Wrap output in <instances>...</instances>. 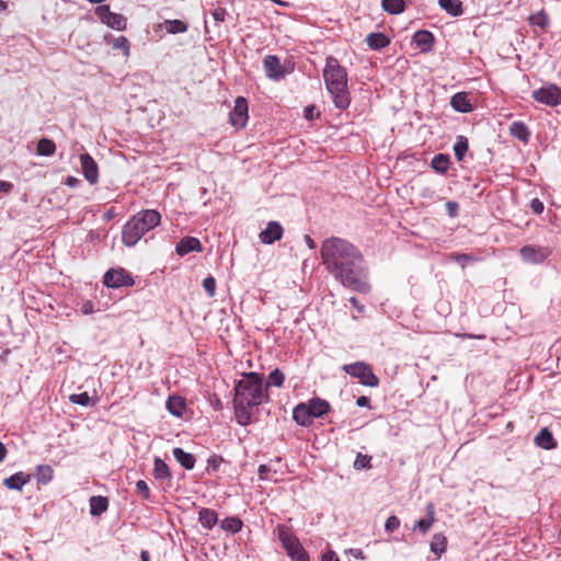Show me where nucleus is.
<instances>
[{"label": "nucleus", "mask_w": 561, "mask_h": 561, "mask_svg": "<svg viewBox=\"0 0 561 561\" xmlns=\"http://www.w3.org/2000/svg\"><path fill=\"white\" fill-rule=\"evenodd\" d=\"M320 254L328 272L344 287L362 294L370 290L364 256L352 242L340 237L327 238Z\"/></svg>", "instance_id": "f257e3e1"}, {"label": "nucleus", "mask_w": 561, "mask_h": 561, "mask_svg": "<svg viewBox=\"0 0 561 561\" xmlns=\"http://www.w3.org/2000/svg\"><path fill=\"white\" fill-rule=\"evenodd\" d=\"M234 386L233 408L238 424L247 426L252 422L251 409L268 400L266 387L257 373H244Z\"/></svg>", "instance_id": "f03ea898"}, {"label": "nucleus", "mask_w": 561, "mask_h": 561, "mask_svg": "<svg viewBox=\"0 0 561 561\" xmlns=\"http://www.w3.org/2000/svg\"><path fill=\"white\" fill-rule=\"evenodd\" d=\"M323 79L327 90L333 99L334 105L340 110L348 107L351 98L347 90V73L333 56H329L325 59Z\"/></svg>", "instance_id": "7ed1b4c3"}, {"label": "nucleus", "mask_w": 561, "mask_h": 561, "mask_svg": "<svg viewBox=\"0 0 561 561\" xmlns=\"http://www.w3.org/2000/svg\"><path fill=\"white\" fill-rule=\"evenodd\" d=\"M161 215L154 209L137 213L123 228L122 240L126 247H134L141 237L160 224Z\"/></svg>", "instance_id": "20e7f679"}, {"label": "nucleus", "mask_w": 561, "mask_h": 561, "mask_svg": "<svg viewBox=\"0 0 561 561\" xmlns=\"http://www.w3.org/2000/svg\"><path fill=\"white\" fill-rule=\"evenodd\" d=\"M277 537L291 561L310 560L308 552L289 527L285 525L277 526Z\"/></svg>", "instance_id": "39448f33"}, {"label": "nucleus", "mask_w": 561, "mask_h": 561, "mask_svg": "<svg viewBox=\"0 0 561 561\" xmlns=\"http://www.w3.org/2000/svg\"><path fill=\"white\" fill-rule=\"evenodd\" d=\"M342 369L352 377L357 378L364 386L377 387L379 385L378 377L374 374L371 367L364 362L346 364Z\"/></svg>", "instance_id": "423d86ee"}, {"label": "nucleus", "mask_w": 561, "mask_h": 561, "mask_svg": "<svg viewBox=\"0 0 561 561\" xmlns=\"http://www.w3.org/2000/svg\"><path fill=\"white\" fill-rule=\"evenodd\" d=\"M95 14L103 24H106L113 30L123 31L126 28V18L119 13L111 12L110 7L106 4L99 5L95 9Z\"/></svg>", "instance_id": "0eeeda50"}, {"label": "nucleus", "mask_w": 561, "mask_h": 561, "mask_svg": "<svg viewBox=\"0 0 561 561\" xmlns=\"http://www.w3.org/2000/svg\"><path fill=\"white\" fill-rule=\"evenodd\" d=\"M103 283L111 288L130 287L134 285V279L124 268H111L104 274Z\"/></svg>", "instance_id": "6e6552de"}, {"label": "nucleus", "mask_w": 561, "mask_h": 561, "mask_svg": "<svg viewBox=\"0 0 561 561\" xmlns=\"http://www.w3.org/2000/svg\"><path fill=\"white\" fill-rule=\"evenodd\" d=\"M533 98L539 103L556 106L561 104V89L556 84H549L533 91Z\"/></svg>", "instance_id": "1a4fd4ad"}, {"label": "nucleus", "mask_w": 561, "mask_h": 561, "mask_svg": "<svg viewBox=\"0 0 561 561\" xmlns=\"http://www.w3.org/2000/svg\"><path fill=\"white\" fill-rule=\"evenodd\" d=\"M263 67L265 75L273 81H280L287 75L285 67L280 64V60L275 55H267L263 60Z\"/></svg>", "instance_id": "9d476101"}, {"label": "nucleus", "mask_w": 561, "mask_h": 561, "mask_svg": "<svg viewBox=\"0 0 561 561\" xmlns=\"http://www.w3.org/2000/svg\"><path fill=\"white\" fill-rule=\"evenodd\" d=\"M248 101L243 96H238L234 106L229 114V119L236 128H243L248 122Z\"/></svg>", "instance_id": "9b49d317"}, {"label": "nucleus", "mask_w": 561, "mask_h": 561, "mask_svg": "<svg viewBox=\"0 0 561 561\" xmlns=\"http://www.w3.org/2000/svg\"><path fill=\"white\" fill-rule=\"evenodd\" d=\"M519 253L524 262L539 264L551 254V251L545 247L524 245Z\"/></svg>", "instance_id": "f8f14e48"}, {"label": "nucleus", "mask_w": 561, "mask_h": 561, "mask_svg": "<svg viewBox=\"0 0 561 561\" xmlns=\"http://www.w3.org/2000/svg\"><path fill=\"white\" fill-rule=\"evenodd\" d=\"M80 163L85 180L90 184H95L99 180V169L94 159L85 152L80 154Z\"/></svg>", "instance_id": "ddd939ff"}, {"label": "nucleus", "mask_w": 561, "mask_h": 561, "mask_svg": "<svg viewBox=\"0 0 561 561\" xmlns=\"http://www.w3.org/2000/svg\"><path fill=\"white\" fill-rule=\"evenodd\" d=\"M283 227L277 221H270L264 230L260 232V240L264 244H272L283 237Z\"/></svg>", "instance_id": "4468645a"}, {"label": "nucleus", "mask_w": 561, "mask_h": 561, "mask_svg": "<svg viewBox=\"0 0 561 561\" xmlns=\"http://www.w3.org/2000/svg\"><path fill=\"white\" fill-rule=\"evenodd\" d=\"M175 251L179 255L184 256L193 251H202V244L195 237H185L176 244Z\"/></svg>", "instance_id": "2eb2a0df"}, {"label": "nucleus", "mask_w": 561, "mask_h": 561, "mask_svg": "<svg viewBox=\"0 0 561 561\" xmlns=\"http://www.w3.org/2000/svg\"><path fill=\"white\" fill-rule=\"evenodd\" d=\"M535 444L546 450H552L557 448V440L548 427H543L535 437Z\"/></svg>", "instance_id": "dca6fc26"}, {"label": "nucleus", "mask_w": 561, "mask_h": 561, "mask_svg": "<svg viewBox=\"0 0 561 561\" xmlns=\"http://www.w3.org/2000/svg\"><path fill=\"white\" fill-rule=\"evenodd\" d=\"M31 481V474L22 471L12 474L3 480V484L10 490L21 491L22 488Z\"/></svg>", "instance_id": "f3484780"}, {"label": "nucleus", "mask_w": 561, "mask_h": 561, "mask_svg": "<svg viewBox=\"0 0 561 561\" xmlns=\"http://www.w3.org/2000/svg\"><path fill=\"white\" fill-rule=\"evenodd\" d=\"M413 42L422 51H430L434 44V35L430 31L421 30L413 35Z\"/></svg>", "instance_id": "a211bd4d"}, {"label": "nucleus", "mask_w": 561, "mask_h": 561, "mask_svg": "<svg viewBox=\"0 0 561 561\" xmlns=\"http://www.w3.org/2000/svg\"><path fill=\"white\" fill-rule=\"evenodd\" d=\"M451 107L459 113H469L472 111V105L470 104L467 93L458 92L451 96L450 100Z\"/></svg>", "instance_id": "6ab92c4d"}, {"label": "nucleus", "mask_w": 561, "mask_h": 561, "mask_svg": "<svg viewBox=\"0 0 561 561\" xmlns=\"http://www.w3.org/2000/svg\"><path fill=\"white\" fill-rule=\"evenodd\" d=\"M307 407L311 413V416L314 419V417H321L323 416L325 413L329 412L330 410V404L328 401L325 400H322L320 398H316V399H312L310 400L308 403H307Z\"/></svg>", "instance_id": "aec40b11"}, {"label": "nucleus", "mask_w": 561, "mask_h": 561, "mask_svg": "<svg viewBox=\"0 0 561 561\" xmlns=\"http://www.w3.org/2000/svg\"><path fill=\"white\" fill-rule=\"evenodd\" d=\"M173 457L176 459V461L186 470H192L195 466V457L186 453L184 449L180 447H175L172 450Z\"/></svg>", "instance_id": "412c9836"}, {"label": "nucleus", "mask_w": 561, "mask_h": 561, "mask_svg": "<svg viewBox=\"0 0 561 561\" xmlns=\"http://www.w3.org/2000/svg\"><path fill=\"white\" fill-rule=\"evenodd\" d=\"M294 420L302 426H308L312 423L313 417L305 403L298 404L293 412Z\"/></svg>", "instance_id": "4be33fe9"}, {"label": "nucleus", "mask_w": 561, "mask_h": 561, "mask_svg": "<svg viewBox=\"0 0 561 561\" xmlns=\"http://www.w3.org/2000/svg\"><path fill=\"white\" fill-rule=\"evenodd\" d=\"M510 134L514 138L523 141L524 144H527L529 141L530 131L526 124H524L523 122H513L510 126Z\"/></svg>", "instance_id": "5701e85b"}, {"label": "nucleus", "mask_w": 561, "mask_h": 561, "mask_svg": "<svg viewBox=\"0 0 561 561\" xmlns=\"http://www.w3.org/2000/svg\"><path fill=\"white\" fill-rule=\"evenodd\" d=\"M366 43L369 48L379 50L390 44L389 37L383 33H370L366 37Z\"/></svg>", "instance_id": "b1692460"}, {"label": "nucleus", "mask_w": 561, "mask_h": 561, "mask_svg": "<svg viewBox=\"0 0 561 561\" xmlns=\"http://www.w3.org/2000/svg\"><path fill=\"white\" fill-rule=\"evenodd\" d=\"M186 408L184 398L180 396H171L167 401L168 411L174 416H182Z\"/></svg>", "instance_id": "393cba45"}, {"label": "nucleus", "mask_w": 561, "mask_h": 561, "mask_svg": "<svg viewBox=\"0 0 561 561\" xmlns=\"http://www.w3.org/2000/svg\"><path fill=\"white\" fill-rule=\"evenodd\" d=\"M90 514L92 516H100L106 512L108 507V500L105 496L94 495L90 497Z\"/></svg>", "instance_id": "a878e982"}, {"label": "nucleus", "mask_w": 561, "mask_h": 561, "mask_svg": "<svg viewBox=\"0 0 561 561\" xmlns=\"http://www.w3.org/2000/svg\"><path fill=\"white\" fill-rule=\"evenodd\" d=\"M198 520L206 529H211L218 522V515L214 510L202 508L198 513Z\"/></svg>", "instance_id": "bb28decb"}, {"label": "nucleus", "mask_w": 561, "mask_h": 561, "mask_svg": "<svg viewBox=\"0 0 561 561\" xmlns=\"http://www.w3.org/2000/svg\"><path fill=\"white\" fill-rule=\"evenodd\" d=\"M447 548V538L438 533L435 534L431 541V551L436 556V559H439L442 554L446 551Z\"/></svg>", "instance_id": "cd10ccee"}, {"label": "nucleus", "mask_w": 561, "mask_h": 561, "mask_svg": "<svg viewBox=\"0 0 561 561\" xmlns=\"http://www.w3.org/2000/svg\"><path fill=\"white\" fill-rule=\"evenodd\" d=\"M107 44H111L114 49L122 50L123 55L128 57L130 45L125 36L113 37L112 35L105 36Z\"/></svg>", "instance_id": "c85d7f7f"}, {"label": "nucleus", "mask_w": 561, "mask_h": 561, "mask_svg": "<svg viewBox=\"0 0 561 561\" xmlns=\"http://www.w3.org/2000/svg\"><path fill=\"white\" fill-rule=\"evenodd\" d=\"M450 159L447 154H435L431 161V167L439 174H445L449 168Z\"/></svg>", "instance_id": "c756f323"}, {"label": "nucleus", "mask_w": 561, "mask_h": 561, "mask_svg": "<svg viewBox=\"0 0 561 561\" xmlns=\"http://www.w3.org/2000/svg\"><path fill=\"white\" fill-rule=\"evenodd\" d=\"M438 4L451 16L462 14V2L460 0H438Z\"/></svg>", "instance_id": "7c9ffc66"}, {"label": "nucleus", "mask_w": 561, "mask_h": 561, "mask_svg": "<svg viewBox=\"0 0 561 561\" xmlns=\"http://www.w3.org/2000/svg\"><path fill=\"white\" fill-rule=\"evenodd\" d=\"M153 474L158 480H170L171 472L169 466L161 459L156 457L153 462Z\"/></svg>", "instance_id": "2f4dec72"}, {"label": "nucleus", "mask_w": 561, "mask_h": 561, "mask_svg": "<svg viewBox=\"0 0 561 561\" xmlns=\"http://www.w3.org/2000/svg\"><path fill=\"white\" fill-rule=\"evenodd\" d=\"M427 511H428L430 517L422 518V519L417 520L413 526V530H420L423 534H426L430 530V528L432 527V525L434 523V505L428 504Z\"/></svg>", "instance_id": "473e14b6"}, {"label": "nucleus", "mask_w": 561, "mask_h": 561, "mask_svg": "<svg viewBox=\"0 0 561 561\" xmlns=\"http://www.w3.org/2000/svg\"><path fill=\"white\" fill-rule=\"evenodd\" d=\"M36 151L39 156L49 157L55 153L56 145L48 138H42L37 142Z\"/></svg>", "instance_id": "72a5a7b5"}, {"label": "nucleus", "mask_w": 561, "mask_h": 561, "mask_svg": "<svg viewBox=\"0 0 561 561\" xmlns=\"http://www.w3.org/2000/svg\"><path fill=\"white\" fill-rule=\"evenodd\" d=\"M528 22L530 25L538 26L541 30H546L550 24L549 16L543 10L529 15Z\"/></svg>", "instance_id": "f704fd0d"}, {"label": "nucleus", "mask_w": 561, "mask_h": 561, "mask_svg": "<svg viewBox=\"0 0 561 561\" xmlns=\"http://www.w3.org/2000/svg\"><path fill=\"white\" fill-rule=\"evenodd\" d=\"M382 9L390 14H399L404 11V0H382Z\"/></svg>", "instance_id": "c9c22d12"}, {"label": "nucleus", "mask_w": 561, "mask_h": 561, "mask_svg": "<svg viewBox=\"0 0 561 561\" xmlns=\"http://www.w3.org/2000/svg\"><path fill=\"white\" fill-rule=\"evenodd\" d=\"M163 27L170 34L184 33L187 31V24L181 20H167L163 23Z\"/></svg>", "instance_id": "e433bc0d"}, {"label": "nucleus", "mask_w": 561, "mask_h": 561, "mask_svg": "<svg viewBox=\"0 0 561 561\" xmlns=\"http://www.w3.org/2000/svg\"><path fill=\"white\" fill-rule=\"evenodd\" d=\"M468 139L465 136H458L454 145V153L458 161H461L468 151Z\"/></svg>", "instance_id": "4c0bfd02"}, {"label": "nucleus", "mask_w": 561, "mask_h": 561, "mask_svg": "<svg viewBox=\"0 0 561 561\" xmlns=\"http://www.w3.org/2000/svg\"><path fill=\"white\" fill-rule=\"evenodd\" d=\"M54 471L50 466L39 465L36 468V479L38 483L46 484L53 479Z\"/></svg>", "instance_id": "58836bf2"}, {"label": "nucleus", "mask_w": 561, "mask_h": 561, "mask_svg": "<svg viewBox=\"0 0 561 561\" xmlns=\"http://www.w3.org/2000/svg\"><path fill=\"white\" fill-rule=\"evenodd\" d=\"M221 528L236 534L241 530L242 522L239 517H227L221 522Z\"/></svg>", "instance_id": "ea45409f"}, {"label": "nucleus", "mask_w": 561, "mask_h": 561, "mask_svg": "<svg viewBox=\"0 0 561 561\" xmlns=\"http://www.w3.org/2000/svg\"><path fill=\"white\" fill-rule=\"evenodd\" d=\"M70 401L75 404H79L82 407H92L94 405V401L91 399L88 392L73 393L69 397Z\"/></svg>", "instance_id": "a19ab883"}, {"label": "nucleus", "mask_w": 561, "mask_h": 561, "mask_svg": "<svg viewBox=\"0 0 561 561\" xmlns=\"http://www.w3.org/2000/svg\"><path fill=\"white\" fill-rule=\"evenodd\" d=\"M259 477L261 480L264 481H276L277 479L274 478V474L277 473V470L273 468L271 465H260L259 469Z\"/></svg>", "instance_id": "79ce46f5"}, {"label": "nucleus", "mask_w": 561, "mask_h": 561, "mask_svg": "<svg viewBox=\"0 0 561 561\" xmlns=\"http://www.w3.org/2000/svg\"><path fill=\"white\" fill-rule=\"evenodd\" d=\"M284 380H285L284 374L278 368H276L270 373L268 379H267V385L265 387L266 388L268 386L282 387L284 383Z\"/></svg>", "instance_id": "37998d69"}, {"label": "nucleus", "mask_w": 561, "mask_h": 561, "mask_svg": "<svg viewBox=\"0 0 561 561\" xmlns=\"http://www.w3.org/2000/svg\"><path fill=\"white\" fill-rule=\"evenodd\" d=\"M370 460H371V457L359 453L355 458L354 468L358 469V470L370 468Z\"/></svg>", "instance_id": "c03bdc74"}, {"label": "nucleus", "mask_w": 561, "mask_h": 561, "mask_svg": "<svg viewBox=\"0 0 561 561\" xmlns=\"http://www.w3.org/2000/svg\"><path fill=\"white\" fill-rule=\"evenodd\" d=\"M451 259L454 261H456L457 263L461 264L462 267L466 266L467 262H476L479 260L478 257H476L471 254H468V253H454L451 255Z\"/></svg>", "instance_id": "a18cd8bd"}, {"label": "nucleus", "mask_w": 561, "mask_h": 561, "mask_svg": "<svg viewBox=\"0 0 561 561\" xmlns=\"http://www.w3.org/2000/svg\"><path fill=\"white\" fill-rule=\"evenodd\" d=\"M203 287L209 297H214L216 293V280L213 276H208L203 280Z\"/></svg>", "instance_id": "49530a36"}, {"label": "nucleus", "mask_w": 561, "mask_h": 561, "mask_svg": "<svg viewBox=\"0 0 561 561\" xmlns=\"http://www.w3.org/2000/svg\"><path fill=\"white\" fill-rule=\"evenodd\" d=\"M136 492L144 499L150 500V491L148 484L144 480H139L136 482Z\"/></svg>", "instance_id": "de8ad7c7"}, {"label": "nucleus", "mask_w": 561, "mask_h": 561, "mask_svg": "<svg viewBox=\"0 0 561 561\" xmlns=\"http://www.w3.org/2000/svg\"><path fill=\"white\" fill-rule=\"evenodd\" d=\"M400 527V519L396 515H391L385 523V529L388 533H392Z\"/></svg>", "instance_id": "09e8293b"}, {"label": "nucleus", "mask_w": 561, "mask_h": 561, "mask_svg": "<svg viewBox=\"0 0 561 561\" xmlns=\"http://www.w3.org/2000/svg\"><path fill=\"white\" fill-rule=\"evenodd\" d=\"M226 9L224 8H216L211 11V16L213 19L215 20L216 23H221L225 21V18H226Z\"/></svg>", "instance_id": "8fccbe9b"}, {"label": "nucleus", "mask_w": 561, "mask_h": 561, "mask_svg": "<svg viewBox=\"0 0 561 561\" xmlns=\"http://www.w3.org/2000/svg\"><path fill=\"white\" fill-rule=\"evenodd\" d=\"M530 209L536 214V215H540L543 209H545V206H543V203L539 199V198H533L530 201Z\"/></svg>", "instance_id": "3c124183"}, {"label": "nucleus", "mask_w": 561, "mask_h": 561, "mask_svg": "<svg viewBox=\"0 0 561 561\" xmlns=\"http://www.w3.org/2000/svg\"><path fill=\"white\" fill-rule=\"evenodd\" d=\"M446 209L449 217L454 218L458 216L459 205L457 202L449 201L446 203Z\"/></svg>", "instance_id": "603ef678"}, {"label": "nucleus", "mask_w": 561, "mask_h": 561, "mask_svg": "<svg viewBox=\"0 0 561 561\" xmlns=\"http://www.w3.org/2000/svg\"><path fill=\"white\" fill-rule=\"evenodd\" d=\"M319 116V112L316 110L314 106H308L305 110V117L309 121H312L313 118Z\"/></svg>", "instance_id": "864d4df0"}, {"label": "nucleus", "mask_w": 561, "mask_h": 561, "mask_svg": "<svg viewBox=\"0 0 561 561\" xmlns=\"http://www.w3.org/2000/svg\"><path fill=\"white\" fill-rule=\"evenodd\" d=\"M222 458L218 456H213L208 459V468H211L213 470H217L219 465L221 463Z\"/></svg>", "instance_id": "5fc2aeb1"}, {"label": "nucleus", "mask_w": 561, "mask_h": 561, "mask_svg": "<svg viewBox=\"0 0 561 561\" xmlns=\"http://www.w3.org/2000/svg\"><path fill=\"white\" fill-rule=\"evenodd\" d=\"M346 553L359 560L365 559L364 552L362 551V549L358 548H351L346 550Z\"/></svg>", "instance_id": "6e6d98bb"}, {"label": "nucleus", "mask_w": 561, "mask_h": 561, "mask_svg": "<svg viewBox=\"0 0 561 561\" xmlns=\"http://www.w3.org/2000/svg\"><path fill=\"white\" fill-rule=\"evenodd\" d=\"M322 561H340L339 557L333 551H328L323 553Z\"/></svg>", "instance_id": "4d7b16f0"}, {"label": "nucleus", "mask_w": 561, "mask_h": 561, "mask_svg": "<svg viewBox=\"0 0 561 561\" xmlns=\"http://www.w3.org/2000/svg\"><path fill=\"white\" fill-rule=\"evenodd\" d=\"M13 188V184L7 181H0V193H9Z\"/></svg>", "instance_id": "13d9d810"}, {"label": "nucleus", "mask_w": 561, "mask_h": 561, "mask_svg": "<svg viewBox=\"0 0 561 561\" xmlns=\"http://www.w3.org/2000/svg\"><path fill=\"white\" fill-rule=\"evenodd\" d=\"M81 311L84 314L92 313L93 312V305H92V302L91 301H85L84 304H82Z\"/></svg>", "instance_id": "bf43d9fd"}, {"label": "nucleus", "mask_w": 561, "mask_h": 561, "mask_svg": "<svg viewBox=\"0 0 561 561\" xmlns=\"http://www.w3.org/2000/svg\"><path fill=\"white\" fill-rule=\"evenodd\" d=\"M356 404L360 408L368 407L369 405V398L365 396H360L356 400Z\"/></svg>", "instance_id": "052dcab7"}, {"label": "nucleus", "mask_w": 561, "mask_h": 561, "mask_svg": "<svg viewBox=\"0 0 561 561\" xmlns=\"http://www.w3.org/2000/svg\"><path fill=\"white\" fill-rule=\"evenodd\" d=\"M80 183V180L75 176H68L66 180V184L70 187H76Z\"/></svg>", "instance_id": "680f3d73"}, {"label": "nucleus", "mask_w": 561, "mask_h": 561, "mask_svg": "<svg viewBox=\"0 0 561 561\" xmlns=\"http://www.w3.org/2000/svg\"><path fill=\"white\" fill-rule=\"evenodd\" d=\"M304 239L309 249H316V242L309 234H305Z\"/></svg>", "instance_id": "e2e57ef3"}, {"label": "nucleus", "mask_w": 561, "mask_h": 561, "mask_svg": "<svg viewBox=\"0 0 561 561\" xmlns=\"http://www.w3.org/2000/svg\"><path fill=\"white\" fill-rule=\"evenodd\" d=\"M350 302L354 308H356L359 312L364 311V306L359 305L358 300L355 297L350 298Z\"/></svg>", "instance_id": "0e129e2a"}, {"label": "nucleus", "mask_w": 561, "mask_h": 561, "mask_svg": "<svg viewBox=\"0 0 561 561\" xmlns=\"http://www.w3.org/2000/svg\"><path fill=\"white\" fill-rule=\"evenodd\" d=\"M7 455L5 446L0 442V462L4 459Z\"/></svg>", "instance_id": "69168bd1"}, {"label": "nucleus", "mask_w": 561, "mask_h": 561, "mask_svg": "<svg viewBox=\"0 0 561 561\" xmlns=\"http://www.w3.org/2000/svg\"><path fill=\"white\" fill-rule=\"evenodd\" d=\"M141 561H150V554L147 550H142L140 552Z\"/></svg>", "instance_id": "338daca9"}, {"label": "nucleus", "mask_w": 561, "mask_h": 561, "mask_svg": "<svg viewBox=\"0 0 561 561\" xmlns=\"http://www.w3.org/2000/svg\"><path fill=\"white\" fill-rule=\"evenodd\" d=\"M7 8H8L7 2L0 0V11H4V10H7Z\"/></svg>", "instance_id": "774afa93"}]
</instances>
